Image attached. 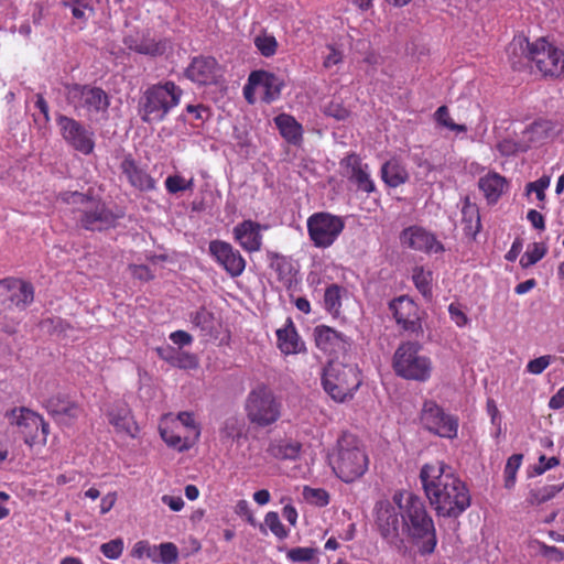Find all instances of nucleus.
<instances>
[{"label":"nucleus","mask_w":564,"mask_h":564,"mask_svg":"<svg viewBox=\"0 0 564 564\" xmlns=\"http://www.w3.org/2000/svg\"><path fill=\"white\" fill-rule=\"evenodd\" d=\"M420 479L436 516L457 518L470 506L471 499L466 485L444 462L423 465Z\"/></svg>","instance_id":"1"},{"label":"nucleus","mask_w":564,"mask_h":564,"mask_svg":"<svg viewBox=\"0 0 564 564\" xmlns=\"http://www.w3.org/2000/svg\"><path fill=\"white\" fill-rule=\"evenodd\" d=\"M402 531L417 546L421 555H430L437 544L436 529L429 514L424 501L416 495H408L404 513H402Z\"/></svg>","instance_id":"2"},{"label":"nucleus","mask_w":564,"mask_h":564,"mask_svg":"<svg viewBox=\"0 0 564 564\" xmlns=\"http://www.w3.org/2000/svg\"><path fill=\"white\" fill-rule=\"evenodd\" d=\"M329 464L345 482L360 478L368 469L369 459L361 442L350 433H344L329 456Z\"/></svg>","instance_id":"3"},{"label":"nucleus","mask_w":564,"mask_h":564,"mask_svg":"<svg viewBox=\"0 0 564 564\" xmlns=\"http://www.w3.org/2000/svg\"><path fill=\"white\" fill-rule=\"evenodd\" d=\"M183 90L171 80L147 88L139 101V113L147 123L161 122L176 107Z\"/></svg>","instance_id":"4"},{"label":"nucleus","mask_w":564,"mask_h":564,"mask_svg":"<svg viewBox=\"0 0 564 564\" xmlns=\"http://www.w3.org/2000/svg\"><path fill=\"white\" fill-rule=\"evenodd\" d=\"M322 383L334 401L345 402L354 397L361 378L356 365L330 360L324 369Z\"/></svg>","instance_id":"5"},{"label":"nucleus","mask_w":564,"mask_h":564,"mask_svg":"<svg viewBox=\"0 0 564 564\" xmlns=\"http://www.w3.org/2000/svg\"><path fill=\"white\" fill-rule=\"evenodd\" d=\"M422 345L419 341H402L395 349L392 358L394 372L406 380L424 382L430 379L432 361L427 356L421 355Z\"/></svg>","instance_id":"6"},{"label":"nucleus","mask_w":564,"mask_h":564,"mask_svg":"<svg viewBox=\"0 0 564 564\" xmlns=\"http://www.w3.org/2000/svg\"><path fill=\"white\" fill-rule=\"evenodd\" d=\"M62 202L77 205V221L87 230H104L115 224L113 214L106 205L78 192H64L59 194Z\"/></svg>","instance_id":"7"},{"label":"nucleus","mask_w":564,"mask_h":564,"mask_svg":"<svg viewBox=\"0 0 564 564\" xmlns=\"http://www.w3.org/2000/svg\"><path fill=\"white\" fill-rule=\"evenodd\" d=\"M245 409L248 420L259 427L269 426L281 416V403L264 386H260L249 393Z\"/></svg>","instance_id":"8"},{"label":"nucleus","mask_w":564,"mask_h":564,"mask_svg":"<svg viewBox=\"0 0 564 564\" xmlns=\"http://www.w3.org/2000/svg\"><path fill=\"white\" fill-rule=\"evenodd\" d=\"M65 97L75 109H84L88 115L105 113L110 105L108 94L89 85H66Z\"/></svg>","instance_id":"9"},{"label":"nucleus","mask_w":564,"mask_h":564,"mask_svg":"<svg viewBox=\"0 0 564 564\" xmlns=\"http://www.w3.org/2000/svg\"><path fill=\"white\" fill-rule=\"evenodd\" d=\"M345 227L344 220L328 213H316L307 219V231L314 246L327 248L334 243Z\"/></svg>","instance_id":"10"},{"label":"nucleus","mask_w":564,"mask_h":564,"mask_svg":"<svg viewBox=\"0 0 564 564\" xmlns=\"http://www.w3.org/2000/svg\"><path fill=\"white\" fill-rule=\"evenodd\" d=\"M531 62L543 76H564V52L549 43L544 37L533 42Z\"/></svg>","instance_id":"11"},{"label":"nucleus","mask_w":564,"mask_h":564,"mask_svg":"<svg viewBox=\"0 0 564 564\" xmlns=\"http://www.w3.org/2000/svg\"><path fill=\"white\" fill-rule=\"evenodd\" d=\"M34 301V288L24 280L6 278L0 280V306L3 310H25Z\"/></svg>","instance_id":"12"},{"label":"nucleus","mask_w":564,"mask_h":564,"mask_svg":"<svg viewBox=\"0 0 564 564\" xmlns=\"http://www.w3.org/2000/svg\"><path fill=\"white\" fill-rule=\"evenodd\" d=\"M389 308L403 332L415 337L423 335L422 316L424 312L413 300L405 295L399 296L389 303Z\"/></svg>","instance_id":"13"},{"label":"nucleus","mask_w":564,"mask_h":564,"mask_svg":"<svg viewBox=\"0 0 564 564\" xmlns=\"http://www.w3.org/2000/svg\"><path fill=\"white\" fill-rule=\"evenodd\" d=\"M56 121L63 139L69 147L85 155L93 153L95 140L91 130L65 115H59Z\"/></svg>","instance_id":"14"},{"label":"nucleus","mask_w":564,"mask_h":564,"mask_svg":"<svg viewBox=\"0 0 564 564\" xmlns=\"http://www.w3.org/2000/svg\"><path fill=\"white\" fill-rule=\"evenodd\" d=\"M421 422L425 429L442 436L453 438L457 434L458 422L447 415L433 401H426L421 413Z\"/></svg>","instance_id":"15"},{"label":"nucleus","mask_w":564,"mask_h":564,"mask_svg":"<svg viewBox=\"0 0 564 564\" xmlns=\"http://www.w3.org/2000/svg\"><path fill=\"white\" fill-rule=\"evenodd\" d=\"M185 76L197 85H217L223 77V69L212 56H196L185 69Z\"/></svg>","instance_id":"16"},{"label":"nucleus","mask_w":564,"mask_h":564,"mask_svg":"<svg viewBox=\"0 0 564 564\" xmlns=\"http://www.w3.org/2000/svg\"><path fill=\"white\" fill-rule=\"evenodd\" d=\"M376 524L381 536L389 543L400 540V520L394 506L388 500H381L376 505Z\"/></svg>","instance_id":"17"},{"label":"nucleus","mask_w":564,"mask_h":564,"mask_svg":"<svg viewBox=\"0 0 564 564\" xmlns=\"http://www.w3.org/2000/svg\"><path fill=\"white\" fill-rule=\"evenodd\" d=\"M209 252L231 276H239L243 272L246 267L245 259L230 243L213 240L209 243Z\"/></svg>","instance_id":"18"},{"label":"nucleus","mask_w":564,"mask_h":564,"mask_svg":"<svg viewBox=\"0 0 564 564\" xmlns=\"http://www.w3.org/2000/svg\"><path fill=\"white\" fill-rule=\"evenodd\" d=\"M47 412L59 423L69 424L76 420L80 413L79 404L68 395L57 393L48 398L45 403Z\"/></svg>","instance_id":"19"},{"label":"nucleus","mask_w":564,"mask_h":564,"mask_svg":"<svg viewBox=\"0 0 564 564\" xmlns=\"http://www.w3.org/2000/svg\"><path fill=\"white\" fill-rule=\"evenodd\" d=\"M341 165L345 169V175L357 185L358 189L371 193L375 191V184L367 171V165L362 164L361 159L350 153L343 159Z\"/></svg>","instance_id":"20"},{"label":"nucleus","mask_w":564,"mask_h":564,"mask_svg":"<svg viewBox=\"0 0 564 564\" xmlns=\"http://www.w3.org/2000/svg\"><path fill=\"white\" fill-rule=\"evenodd\" d=\"M265 228L250 219L243 220L234 228V237L242 249L248 252H256L261 249V230Z\"/></svg>","instance_id":"21"},{"label":"nucleus","mask_w":564,"mask_h":564,"mask_svg":"<svg viewBox=\"0 0 564 564\" xmlns=\"http://www.w3.org/2000/svg\"><path fill=\"white\" fill-rule=\"evenodd\" d=\"M400 239L402 245L414 250L434 252L443 250L442 245L436 241L435 237L421 227H409L404 229Z\"/></svg>","instance_id":"22"},{"label":"nucleus","mask_w":564,"mask_h":564,"mask_svg":"<svg viewBox=\"0 0 564 564\" xmlns=\"http://www.w3.org/2000/svg\"><path fill=\"white\" fill-rule=\"evenodd\" d=\"M120 170L131 186L140 191H151L155 187V181L137 164L130 154L122 160Z\"/></svg>","instance_id":"23"},{"label":"nucleus","mask_w":564,"mask_h":564,"mask_svg":"<svg viewBox=\"0 0 564 564\" xmlns=\"http://www.w3.org/2000/svg\"><path fill=\"white\" fill-rule=\"evenodd\" d=\"M531 52H533V43L523 35H516L507 47V54L511 66L519 69L527 66L531 62Z\"/></svg>","instance_id":"24"},{"label":"nucleus","mask_w":564,"mask_h":564,"mask_svg":"<svg viewBox=\"0 0 564 564\" xmlns=\"http://www.w3.org/2000/svg\"><path fill=\"white\" fill-rule=\"evenodd\" d=\"M249 83L264 88V100L267 102H271L276 99L280 96L283 86L282 79L274 74L263 70L252 72L249 75Z\"/></svg>","instance_id":"25"},{"label":"nucleus","mask_w":564,"mask_h":564,"mask_svg":"<svg viewBox=\"0 0 564 564\" xmlns=\"http://www.w3.org/2000/svg\"><path fill=\"white\" fill-rule=\"evenodd\" d=\"M315 341L318 348L324 351L345 349L347 340L345 336L328 326L315 328Z\"/></svg>","instance_id":"26"},{"label":"nucleus","mask_w":564,"mask_h":564,"mask_svg":"<svg viewBox=\"0 0 564 564\" xmlns=\"http://www.w3.org/2000/svg\"><path fill=\"white\" fill-rule=\"evenodd\" d=\"M11 416V423L19 426L25 435H30L32 437H35L33 435V431H37L40 427V423L42 422V416L37 413L25 409H14L10 413Z\"/></svg>","instance_id":"27"},{"label":"nucleus","mask_w":564,"mask_h":564,"mask_svg":"<svg viewBox=\"0 0 564 564\" xmlns=\"http://www.w3.org/2000/svg\"><path fill=\"white\" fill-rule=\"evenodd\" d=\"M381 177L388 186L398 187L409 180V173L399 160L391 159L381 166Z\"/></svg>","instance_id":"28"},{"label":"nucleus","mask_w":564,"mask_h":564,"mask_svg":"<svg viewBox=\"0 0 564 564\" xmlns=\"http://www.w3.org/2000/svg\"><path fill=\"white\" fill-rule=\"evenodd\" d=\"M506 178L498 173H489L480 177L479 189L484 193L489 203H496L505 191Z\"/></svg>","instance_id":"29"},{"label":"nucleus","mask_w":564,"mask_h":564,"mask_svg":"<svg viewBox=\"0 0 564 564\" xmlns=\"http://www.w3.org/2000/svg\"><path fill=\"white\" fill-rule=\"evenodd\" d=\"M108 417L110 424H112L119 432H124L133 436V432L135 430L134 422L130 414V410L124 403L113 405L108 413Z\"/></svg>","instance_id":"30"},{"label":"nucleus","mask_w":564,"mask_h":564,"mask_svg":"<svg viewBox=\"0 0 564 564\" xmlns=\"http://www.w3.org/2000/svg\"><path fill=\"white\" fill-rule=\"evenodd\" d=\"M274 122L288 142L296 144L302 139V126L292 116L281 113L274 118Z\"/></svg>","instance_id":"31"},{"label":"nucleus","mask_w":564,"mask_h":564,"mask_svg":"<svg viewBox=\"0 0 564 564\" xmlns=\"http://www.w3.org/2000/svg\"><path fill=\"white\" fill-rule=\"evenodd\" d=\"M302 445L300 442L284 440L272 442L268 447V453L278 459L294 460L300 456Z\"/></svg>","instance_id":"32"},{"label":"nucleus","mask_w":564,"mask_h":564,"mask_svg":"<svg viewBox=\"0 0 564 564\" xmlns=\"http://www.w3.org/2000/svg\"><path fill=\"white\" fill-rule=\"evenodd\" d=\"M126 43L130 50L151 56L162 55L166 48L165 42H156L150 37H129L126 40Z\"/></svg>","instance_id":"33"},{"label":"nucleus","mask_w":564,"mask_h":564,"mask_svg":"<svg viewBox=\"0 0 564 564\" xmlns=\"http://www.w3.org/2000/svg\"><path fill=\"white\" fill-rule=\"evenodd\" d=\"M558 131L555 130V126L550 120H538L534 121L530 127L523 131V135L527 137L525 142H542L543 140L553 137Z\"/></svg>","instance_id":"34"},{"label":"nucleus","mask_w":564,"mask_h":564,"mask_svg":"<svg viewBox=\"0 0 564 564\" xmlns=\"http://www.w3.org/2000/svg\"><path fill=\"white\" fill-rule=\"evenodd\" d=\"M278 346L284 354H295L300 350V341L293 323L289 319V324L284 328L276 330Z\"/></svg>","instance_id":"35"},{"label":"nucleus","mask_w":564,"mask_h":564,"mask_svg":"<svg viewBox=\"0 0 564 564\" xmlns=\"http://www.w3.org/2000/svg\"><path fill=\"white\" fill-rule=\"evenodd\" d=\"M413 282L420 293L427 300L432 299V273L430 271H424L422 268H415L413 271Z\"/></svg>","instance_id":"36"},{"label":"nucleus","mask_w":564,"mask_h":564,"mask_svg":"<svg viewBox=\"0 0 564 564\" xmlns=\"http://www.w3.org/2000/svg\"><path fill=\"white\" fill-rule=\"evenodd\" d=\"M563 486L549 485L543 488L531 490L527 501L530 505H541L551 500L557 492L562 490Z\"/></svg>","instance_id":"37"},{"label":"nucleus","mask_w":564,"mask_h":564,"mask_svg":"<svg viewBox=\"0 0 564 564\" xmlns=\"http://www.w3.org/2000/svg\"><path fill=\"white\" fill-rule=\"evenodd\" d=\"M546 251L547 248L544 243L533 242L528 247L527 251L521 257L520 264L523 268L531 267L540 261L545 256Z\"/></svg>","instance_id":"38"},{"label":"nucleus","mask_w":564,"mask_h":564,"mask_svg":"<svg viewBox=\"0 0 564 564\" xmlns=\"http://www.w3.org/2000/svg\"><path fill=\"white\" fill-rule=\"evenodd\" d=\"M523 459L522 454H513L511 455L506 464L505 467V487L510 489L514 486L516 482V475L518 469L521 466Z\"/></svg>","instance_id":"39"},{"label":"nucleus","mask_w":564,"mask_h":564,"mask_svg":"<svg viewBox=\"0 0 564 564\" xmlns=\"http://www.w3.org/2000/svg\"><path fill=\"white\" fill-rule=\"evenodd\" d=\"M341 292H343V290L336 284H332L330 286H328L326 289L325 295H324V304L328 312L334 313V314L338 313V311L341 306V303H340Z\"/></svg>","instance_id":"40"},{"label":"nucleus","mask_w":564,"mask_h":564,"mask_svg":"<svg viewBox=\"0 0 564 564\" xmlns=\"http://www.w3.org/2000/svg\"><path fill=\"white\" fill-rule=\"evenodd\" d=\"M265 525L271 530V532L279 539H284L288 536V531L284 525L281 523L279 514L276 512H268L264 519V524H260V530L265 533Z\"/></svg>","instance_id":"41"},{"label":"nucleus","mask_w":564,"mask_h":564,"mask_svg":"<svg viewBox=\"0 0 564 564\" xmlns=\"http://www.w3.org/2000/svg\"><path fill=\"white\" fill-rule=\"evenodd\" d=\"M530 144L524 141H514L512 139H503L497 143V150L506 156L513 155L518 152H524Z\"/></svg>","instance_id":"42"},{"label":"nucleus","mask_w":564,"mask_h":564,"mask_svg":"<svg viewBox=\"0 0 564 564\" xmlns=\"http://www.w3.org/2000/svg\"><path fill=\"white\" fill-rule=\"evenodd\" d=\"M192 323L204 334H209L214 328V315L207 310L200 308L192 316Z\"/></svg>","instance_id":"43"},{"label":"nucleus","mask_w":564,"mask_h":564,"mask_svg":"<svg viewBox=\"0 0 564 564\" xmlns=\"http://www.w3.org/2000/svg\"><path fill=\"white\" fill-rule=\"evenodd\" d=\"M254 45L263 56L270 57L275 54L278 42L274 36L262 34L256 36Z\"/></svg>","instance_id":"44"},{"label":"nucleus","mask_w":564,"mask_h":564,"mask_svg":"<svg viewBox=\"0 0 564 564\" xmlns=\"http://www.w3.org/2000/svg\"><path fill=\"white\" fill-rule=\"evenodd\" d=\"M271 268L278 272L281 279L290 276L293 270L291 261L278 253L271 257Z\"/></svg>","instance_id":"45"},{"label":"nucleus","mask_w":564,"mask_h":564,"mask_svg":"<svg viewBox=\"0 0 564 564\" xmlns=\"http://www.w3.org/2000/svg\"><path fill=\"white\" fill-rule=\"evenodd\" d=\"M165 186L171 194H176L178 192L192 188L193 180L186 181L180 175H172L165 180Z\"/></svg>","instance_id":"46"},{"label":"nucleus","mask_w":564,"mask_h":564,"mask_svg":"<svg viewBox=\"0 0 564 564\" xmlns=\"http://www.w3.org/2000/svg\"><path fill=\"white\" fill-rule=\"evenodd\" d=\"M100 551L106 557L110 560H116L122 554L123 542L121 539L111 540L107 543L101 544Z\"/></svg>","instance_id":"47"},{"label":"nucleus","mask_w":564,"mask_h":564,"mask_svg":"<svg viewBox=\"0 0 564 564\" xmlns=\"http://www.w3.org/2000/svg\"><path fill=\"white\" fill-rule=\"evenodd\" d=\"M72 13L75 19L86 21L94 15V8L85 0H77L73 4Z\"/></svg>","instance_id":"48"},{"label":"nucleus","mask_w":564,"mask_h":564,"mask_svg":"<svg viewBox=\"0 0 564 564\" xmlns=\"http://www.w3.org/2000/svg\"><path fill=\"white\" fill-rule=\"evenodd\" d=\"M436 118H437V121L445 126L446 128L453 130V131H459V132H463V131H466V127L465 126H462V124H456L452 121L451 117H449V113H448V109L446 106H441L437 111H436Z\"/></svg>","instance_id":"49"},{"label":"nucleus","mask_w":564,"mask_h":564,"mask_svg":"<svg viewBox=\"0 0 564 564\" xmlns=\"http://www.w3.org/2000/svg\"><path fill=\"white\" fill-rule=\"evenodd\" d=\"M550 176H542L540 177L538 181L535 182H532V183H529L527 185V193H531V192H534L536 194V198L539 200H544L545 199V193L544 191L550 186Z\"/></svg>","instance_id":"50"},{"label":"nucleus","mask_w":564,"mask_h":564,"mask_svg":"<svg viewBox=\"0 0 564 564\" xmlns=\"http://www.w3.org/2000/svg\"><path fill=\"white\" fill-rule=\"evenodd\" d=\"M316 550L312 547H294L288 552V557L293 562H307L315 556Z\"/></svg>","instance_id":"51"},{"label":"nucleus","mask_w":564,"mask_h":564,"mask_svg":"<svg viewBox=\"0 0 564 564\" xmlns=\"http://www.w3.org/2000/svg\"><path fill=\"white\" fill-rule=\"evenodd\" d=\"M161 436L169 446L177 448L180 452L186 451L191 446L186 440H183L181 436L175 435L172 432L161 431Z\"/></svg>","instance_id":"52"},{"label":"nucleus","mask_w":564,"mask_h":564,"mask_svg":"<svg viewBox=\"0 0 564 564\" xmlns=\"http://www.w3.org/2000/svg\"><path fill=\"white\" fill-rule=\"evenodd\" d=\"M462 213L464 216V220H467V216H470V225L468 226L469 230H473L471 223H473V220H475L474 232H477L480 228V219H479L478 209L475 205H471L468 202V198H466V202L462 209Z\"/></svg>","instance_id":"53"},{"label":"nucleus","mask_w":564,"mask_h":564,"mask_svg":"<svg viewBox=\"0 0 564 564\" xmlns=\"http://www.w3.org/2000/svg\"><path fill=\"white\" fill-rule=\"evenodd\" d=\"M221 434L228 438H239L241 436V425L238 419H227L221 430Z\"/></svg>","instance_id":"54"},{"label":"nucleus","mask_w":564,"mask_h":564,"mask_svg":"<svg viewBox=\"0 0 564 564\" xmlns=\"http://www.w3.org/2000/svg\"><path fill=\"white\" fill-rule=\"evenodd\" d=\"M551 362V356H541L533 360H530L527 365V370L533 375L542 373Z\"/></svg>","instance_id":"55"},{"label":"nucleus","mask_w":564,"mask_h":564,"mask_svg":"<svg viewBox=\"0 0 564 564\" xmlns=\"http://www.w3.org/2000/svg\"><path fill=\"white\" fill-rule=\"evenodd\" d=\"M177 547L173 543H162L160 545V556L163 563H174L177 560Z\"/></svg>","instance_id":"56"},{"label":"nucleus","mask_w":564,"mask_h":564,"mask_svg":"<svg viewBox=\"0 0 564 564\" xmlns=\"http://www.w3.org/2000/svg\"><path fill=\"white\" fill-rule=\"evenodd\" d=\"M172 366L178 368H194L196 367L195 358L186 352H182L177 350V355H175V359L172 360Z\"/></svg>","instance_id":"57"},{"label":"nucleus","mask_w":564,"mask_h":564,"mask_svg":"<svg viewBox=\"0 0 564 564\" xmlns=\"http://www.w3.org/2000/svg\"><path fill=\"white\" fill-rule=\"evenodd\" d=\"M560 464V460L556 457H545L544 455H541L539 458V464L534 467V473L536 475H542L546 470L557 466Z\"/></svg>","instance_id":"58"},{"label":"nucleus","mask_w":564,"mask_h":564,"mask_svg":"<svg viewBox=\"0 0 564 564\" xmlns=\"http://www.w3.org/2000/svg\"><path fill=\"white\" fill-rule=\"evenodd\" d=\"M325 113L336 118L337 120H344L349 116V111L338 102H330L325 108Z\"/></svg>","instance_id":"59"},{"label":"nucleus","mask_w":564,"mask_h":564,"mask_svg":"<svg viewBox=\"0 0 564 564\" xmlns=\"http://www.w3.org/2000/svg\"><path fill=\"white\" fill-rule=\"evenodd\" d=\"M304 494L307 499H315L318 506H326L328 503V494L323 489L305 488Z\"/></svg>","instance_id":"60"},{"label":"nucleus","mask_w":564,"mask_h":564,"mask_svg":"<svg viewBox=\"0 0 564 564\" xmlns=\"http://www.w3.org/2000/svg\"><path fill=\"white\" fill-rule=\"evenodd\" d=\"M451 318L455 322L458 327L465 326L468 322L466 314L455 304H451L448 307Z\"/></svg>","instance_id":"61"},{"label":"nucleus","mask_w":564,"mask_h":564,"mask_svg":"<svg viewBox=\"0 0 564 564\" xmlns=\"http://www.w3.org/2000/svg\"><path fill=\"white\" fill-rule=\"evenodd\" d=\"M170 339L178 346L189 345L192 343V336L184 330H176L170 335Z\"/></svg>","instance_id":"62"},{"label":"nucleus","mask_w":564,"mask_h":564,"mask_svg":"<svg viewBox=\"0 0 564 564\" xmlns=\"http://www.w3.org/2000/svg\"><path fill=\"white\" fill-rule=\"evenodd\" d=\"M329 54L324 59V66L326 68L337 65L343 58V54L339 51L335 50L333 46H329Z\"/></svg>","instance_id":"63"},{"label":"nucleus","mask_w":564,"mask_h":564,"mask_svg":"<svg viewBox=\"0 0 564 564\" xmlns=\"http://www.w3.org/2000/svg\"><path fill=\"white\" fill-rule=\"evenodd\" d=\"M549 406L554 410L564 406V386L550 399Z\"/></svg>","instance_id":"64"}]
</instances>
